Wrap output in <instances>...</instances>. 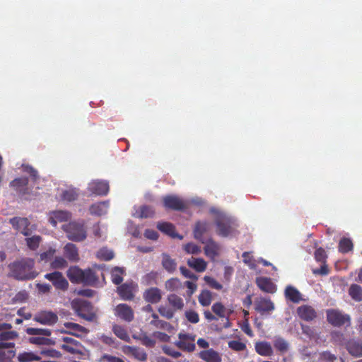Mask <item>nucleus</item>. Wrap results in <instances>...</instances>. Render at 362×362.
Masks as SVG:
<instances>
[{
  "label": "nucleus",
  "mask_w": 362,
  "mask_h": 362,
  "mask_svg": "<svg viewBox=\"0 0 362 362\" xmlns=\"http://www.w3.org/2000/svg\"><path fill=\"white\" fill-rule=\"evenodd\" d=\"M109 204L107 202H101L92 204L89 208L90 214L102 216L107 211Z\"/></svg>",
  "instance_id": "nucleus-32"
},
{
  "label": "nucleus",
  "mask_w": 362,
  "mask_h": 362,
  "mask_svg": "<svg viewBox=\"0 0 362 362\" xmlns=\"http://www.w3.org/2000/svg\"><path fill=\"white\" fill-rule=\"evenodd\" d=\"M346 348L350 355L354 357L362 356V340L350 339Z\"/></svg>",
  "instance_id": "nucleus-24"
},
{
  "label": "nucleus",
  "mask_w": 362,
  "mask_h": 362,
  "mask_svg": "<svg viewBox=\"0 0 362 362\" xmlns=\"http://www.w3.org/2000/svg\"><path fill=\"white\" fill-rule=\"evenodd\" d=\"M157 228L163 232V233L172 237V238H177L180 240L182 239V236L177 234L175 231V228L174 225L171 223L168 222H159L157 224Z\"/></svg>",
  "instance_id": "nucleus-25"
},
{
  "label": "nucleus",
  "mask_w": 362,
  "mask_h": 362,
  "mask_svg": "<svg viewBox=\"0 0 362 362\" xmlns=\"http://www.w3.org/2000/svg\"><path fill=\"white\" fill-rule=\"evenodd\" d=\"M195 339L196 335L194 334L180 332L175 345L185 352L192 353L196 349Z\"/></svg>",
  "instance_id": "nucleus-4"
},
{
  "label": "nucleus",
  "mask_w": 362,
  "mask_h": 362,
  "mask_svg": "<svg viewBox=\"0 0 362 362\" xmlns=\"http://www.w3.org/2000/svg\"><path fill=\"white\" fill-rule=\"evenodd\" d=\"M122 351L127 356H131L139 361L144 362L147 360V354L142 348L133 346H124Z\"/></svg>",
  "instance_id": "nucleus-16"
},
{
  "label": "nucleus",
  "mask_w": 362,
  "mask_h": 362,
  "mask_svg": "<svg viewBox=\"0 0 362 362\" xmlns=\"http://www.w3.org/2000/svg\"><path fill=\"white\" fill-rule=\"evenodd\" d=\"M255 351L262 356H272L274 349L270 342L267 341H259L255 344Z\"/></svg>",
  "instance_id": "nucleus-22"
},
{
  "label": "nucleus",
  "mask_w": 362,
  "mask_h": 362,
  "mask_svg": "<svg viewBox=\"0 0 362 362\" xmlns=\"http://www.w3.org/2000/svg\"><path fill=\"white\" fill-rule=\"evenodd\" d=\"M63 230L66 233L69 240L74 242L83 241L86 237V229L83 221H71L63 226Z\"/></svg>",
  "instance_id": "nucleus-2"
},
{
  "label": "nucleus",
  "mask_w": 362,
  "mask_h": 362,
  "mask_svg": "<svg viewBox=\"0 0 362 362\" xmlns=\"http://www.w3.org/2000/svg\"><path fill=\"white\" fill-rule=\"evenodd\" d=\"M242 257L243 262L248 265L250 269H255L256 268L255 260L250 252H244Z\"/></svg>",
  "instance_id": "nucleus-52"
},
{
  "label": "nucleus",
  "mask_w": 362,
  "mask_h": 362,
  "mask_svg": "<svg viewBox=\"0 0 362 362\" xmlns=\"http://www.w3.org/2000/svg\"><path fill=\"white\" fill-rule=\"evenodd\" d=\"M185 317L189 322L193 324L198 323L199 321V314L194 310H187L185 312Z\"/></svg>",
  "instance_id": "nucleus-59"
},
{
  "label": "nucleus",
  "mask_w": 362,
  "mask_h": 362,
  "mask_svg": "<svg viewBox=\"0 0 362 362\" xmlns=\"http://www.w3.org/2000/svg\"><path fill=\"white\" fill-rule=\"evenodd\" d=\"M197 356L205 362H221V354L212 348L202 350L197 354Z\"/></svg>",
  "instance_id": "nucleus-19"
},
{
  "label": "nucleus",
  "mask_w": 362,
  "mask_h": 362,
  "mask_svg": "<svg viewBox=\"0 0 362 362\" xmlns=\"http://www.w3.org/2000/svg\"><path fill=\"white\" fill-rule=\"evenodd\" d=\"M158 310L160 315L167 318L168 320L172 319L175 312L172 308H168L163 305L160 306Z\"/></svg>",
  "instance_id": "nucleus-53"
},
{
  "label": "nucleus",
  "mask_w": 362,
  "mask_h": 362,
  "mask_svg": "<svg viewBox=\"0 0 362 362\" xmlns=\"http://www.w3.org/2000/svg\"><path fill=\"white\" fill-rule=\"evenodd\" d=\"M158 274L156 272H151L144 276V279L146 285L156 284Z\"/></svg>",
  "instance_id": "nucleus-62"
},
{
  "label": "nucleus",
  "mask_w": 362,
  "mask_h": 362,
  "mask_svg": "<svg viewBox=\"0 0 362 362\" xmlns=\"http://www.w3.org/2000/svg\"><path fill=\"white\" fill-rule=\"evenodd\" d=\"M112 332L120 339L129 342L130 341L129 335L124 327L121 325H114Z\"/></svg>",
  "instance_id": "nucleus-40"
},
{
  "label": "nucleus",
  "mask_w": 362,
  "mask_h": 362,
  "mask_svg": "<svg viewBox=\"0 0 362 362\" xmlns=\"http://www.w3.org/2000/svg\"><path fill=\"white\" fill-rule=\"evenodd\" d=\"M284 295L286 299L294 303H298L302 300V295L300 291L292 286H286Z\"/></svg>",
  "instance_id": "nucleus-29"
},
{
  "label": "nucleus",
  "mask_w": 362,
  "mask_h": 362,
  "mask_svg": "<svg viewBox=\"0 0 362 362\" xmlns=\"http://www.w3.org/2000/svg\"><path fill=\"white\" fill-rule=\"evenodd\" d=\"M199 303L202 306H209L212 301L211 292L209 290H203L198 296Z\"/></svg>",
  "instance_id": "nucleus-41"
},
{
  "label": "nucleus",
  "mask_w": 362,
  "mask_h": 362,
  "mask_svg": "<svg viewBox=\"0 0 362 362\" xmlns=\"http://www.w3.org/2000/svg\"><path fill=\"white\" fill-rule=\"evenodd\" d=\"M26 332L29 335H42L49 337L52 334L50 329L43 328L29 327L26 329Z\"/></svg>",
  "instance_id": "nucleus-47"
},
{
  "label": "nucleus",
  "mask_w": 362,
  "mask_h": 362,
  "mask_svg": "<svg viewBox=\"0 0 362 362\" xmlns=\"http://www.w3.org/2000/svg\"><path fill=\"white\" fill-rule=\"evenodd\" d=\"M64 325L69 329L66 332L76 337H80L83 334H87L88 332L86 327L76 323L65 322Z\"/></svg>",
  "instance_id": "nucleus-28"
},
{
  "label": "nucleus",
  "mask_w": 362,
  "mask_h": 362,
  "mask_svg": "<svg viewBox=\"0 0 362 362\" xmlns=\"http://www.w3.org/2000/svg\"><path fill=\"white\" fill-rule=\"evenodd\" d=\"M29 342L36 345H53L54 341L52 339L43 337H33L29 338Z\"/></svg>",
  "instance_id": "nucleus-44"
},
{
  "label": "nucleus",
  "mask_w": 362,
  "mask_h": 362,
  "mask_svg": "<svg viewBox=\"0 0 362 362\" xmlns=\"http://www.w3.org/2000/svg\"><path fill=\"white\" fill-rule=\"evenodd\" d=\"M204 279L206 284L212 288L221 290L223 288V286L219 282L211 276H205Z\"/></svg>",
  "instance_id": "nucleus-61"
},
{
  "label": "nucleus",
  "mask_w": 362,
  "mask_h": 362,
  "mask_svg": "<svg viewBox=\"0 0 362 362\" xmlns=\"http://www.w3.org/2000/svg\"><path fill=\"white\" fill-rule=\"evenodd\" d=\"M109 184L105 180H93L88 184V189L90 192L99 196H105L109 192Z\"/></svg>",
  "instance_id": "nucleus-14"
},
{
  "label": "nucleus",
  "mask_w": 362,
  "mask_h": 362,
  "mask_svg": "<svg viewBox=\"0 0 362 362\" xmlns=\"http://www.w3.org/2000/svg\"><path fill=\"white\" fill-rule=\"evenodd\" d=\"M187 265L197 272H203L206 269L207 263L202 258H195L192 257L188 259Z\"/></svg>",
  "instance_id": "nucleus-31"
},
{
  "label": "nucleus",
  "mask_w": 362,
  "mask_h": 362,
  "mask_svg": "<svg viewBox=\"0 0 362 362\" xmlns=\"http://www.w3.org/2000/svg\"><path fill=\"white\" fill-rule=\"evenodd\" d=\"M151 325L158 329H162L170 332L173 329V327L168 322L159 320H151Z\"/></svg>",
  "instance_id": "nucleus-51"
},
{
  "label": "nucleus",
  "mask_w": 362,
  "mask_h": 362,
  "mask_svg": "<svg viewBox=\"0 0 362 362\" xmlns=\"http://www.w3.org/2000/svg\"><path fill=\"white\" fill-rule=\"evenodd\" d=\"M217 227V233L222 237H227L234 230V222L230 218L223 214L217 216L215 221Z\"/></svg>",
  "instance_id": "nucleus-5"
},
{
  "label": "nucleus",
  "mask_w": 362,
  "mask_h": 362,
  "mask_svg": "<svg viewBox=\"0 0 362 362\" xmlns=\"http://www.w3.org/2000/svg\"><path fill=\"white\" fill-rule=\"evenodd\" d=\"M10 185L25 199H31L36 194L28 187V178L25 177H18L11 182Z\"/></svg>",
  "instance_id": "nucleus-7"
},
{
  "label": "nucleus",
  "mask_w": 362,
  "mask_h": 362,
  "mask_svg": "<svg viewBox=\"0 0 362 362\" xmlns=\"http://www.w3.org/2000/svg\"><path fill=\"white\" fill-rule=\"evenodd\" d=\"M138 339L141 341V344L147 347H153L154 346L156 341L152 338L146 335V334H141L138 337Z\"/></svg>",
  "instance_id": "nucleus-58"
},
{
  "label": "nucleus",
  "mask_w": 362,
  "mask_h": 362,
  "mask_svg": "<svg viewBox=\"0 0 362 362\" xmlns=\"http://www.w3.org/2000/svg\"><path fill=\"white\" fill-rule=\"evenodd\" d=\"M181 284L180 280L177 278H172L165 282V287L168 290L174 291L179 288Z\"/></svg>",
  "instance_id": "nucleus-60"
},
{
  "label": "nucleus",
  "mask_w": 362,
  "mask_h": 362,
  "mask_svg": "<svg viewBox=\"0 0 362 362\" xmlns=\"http://www.w3.org/2000/svg\"><path fill=\"white\" fill-rule=\"evenodd\" d=\"M74 308L78 315L83 319L93 322L96 319V315L93 310V306L87 300H79L74 303Z\"/></svg>",
  "instance_id": "nucleus-6"
},
{
  "label": "nucleus",
  "mask_w": 362,
  "mask_h": 362,
  "mask_svg": "<svg viewBox=\"0 0 362 362\" xmlns=\"http://www.w3.org/2000/svg\"><path fill=\"white\" fill-rule=\"evenodd\" d=\"M9 223L25 236L28 237L31 235V230L28 228L30 221L27 218L13 217L10 219Z\"/></svg>",
  "instance_id": "nucleus-15"
},
{
  "label": "nucleus",
  "mask_w": 362,
  "mask_h": 362,
  "mask_svg": "<svg viewBox=\"0 0 362 362\" xmlns=\"http://www.w3.org/2000/svg\"><path fill=\"white\" fill-rule=\"evenodd\" d=\"M349 295L356 302L362 301V287L356 284H351L349 288Z\"/></svg>",
  "instance_id": "nucleus-38"
},
{
  "label": "nucleus",
  "mask_w": 362,
  "mask_h": 362,
  "mask_svg": "<svg viewBox=\"0 0 362 362\" xmlns=\"http://www.w3.org/2000/svg\"><path fill=\"white\" fill-rule=\"evenodd\" d=\"M78 193L76 189H69L62 193V199L66 202H73L78 199Z\"/></svg>",
  "instance_id": "nucleus-49"
},
{
  "label": "nucleus",
  "mask_w": 362,
  "mask_h": 362,
  "mask_svg": "<svg viewBox=\"0 0 362 362\" xmlns=\"http://www.w3.org/2000/svg\"><path fill=\"white\" fill-rule=\"evenodd\" d=\"M352 241L346 238H343L339 243V251L341 253H347L353 249Z\"/></svg>",
  "instance_id": "nucleus-42"
},
{
  "label": "nucleus",
  "mask_w": 362,
  "mask_h": 362,
  "mask_svg": "<svg viewBox=\"0 0 362 362\" xmlns=\"http://www.w3.org/2000/svg\"><path fill=\"white\" fill-rule=\"evenodd\" d=\"M273 344L275 349L281 354L286 353L289 350V343L280 336L274 337Z\"/></svg>",
  "instance_id": "nucleus-34"
},
{
  "label": "nucleus",
  "mask_w": 362,
  "mask_h": 362,
  "mask_svg": "<svg viewBox=\"0 0 362 362\" xmlns=\"http://www.w3.org/2000/svg\"><path fill=\"white\" fill-rule=\"evenodd\" d=\"M50 266L54 269H64L68 266L67 261L62 257H56L51 262Z\"/></svg>",
  "instance_id": "nucleus-50"
},
{
  "label": "nucleus",
  "mask_w": 362,
  "mask_h": 362,
  "mask_svg": "<svg viewBox=\"0 0 362 362\" xmlns=\"http://www.w3.org/2000/svg\"><path fill=\"white\" fill-rule=\"evenodd\" d=\"M211 309L220 318L228 317L226 308L221 303H215L212 305Z\"/></svg>",
  "instance_id": "nucleus-46"
},
{
  "label": "nucleus",
  "mask_w": 362,
  "mask_h": 362,
  "mask_svg": "<svg viewBox=\"0 0 362 362\" xmlns=\"http://www.w3.org/2000/svg\"><path fill=\"white\" fill-rule=\"evenodd\" d=\"M138 218H151L155 214L154 209L151 206L144 205L141 206L136 212Z\"/></svg>",
  "instance_id": "nucleus-39"
},
{
  "label": "nucleus",
  "mask_w": 362,
  "mask_h": 362,
  "mask_svg": "<svg viewBox=\"0 0 362 362\" xmlns=\"http://www.w3.org/2000/svg\"><path fill=\"white\" fill-rule=\"evenodd\" d=\"M255 310L262 315H269L275 309L274 303L269 298L260 297L255 300Z\"/></svg>",
  "instance_id": "nucleus-9"
},
{
  "label": "nucleus",
  "mask_w": 362,
  "mask_h": 362,
  "mask_svg": "<svg viewBox=\"0 0 362 362\" xmlns=\"http://www.w3.org/2000/svg\"><path fill=\"white\" fill-rule=\"evenodd\" d=\"M163 206L166 209L183 211L187 208L186 202L177 195L169 194L163 197Z\"/></svg>",
  "instance_id": "nucleus-8"
},
{
  "label": "nucleus",
  "mask_w": 362,
  "mask_h": 362,
  "mask_svg": "<svg viewBox=\"0 0 362 362\" xmlns=\"http://www.w3.org/2000/svg\"><path fill=\"white\" fill-rule=\"evenodd\" d=\"M41 240L40 235H33L25 239L27 246L32 250H35L39 247Z\"/></svg>",
  "instance_id": "nucleus-48"
},
{
  "label": "nucleus",
  "mask_w": 362,
  "mask_h": 362,
  "mask_svg": "<svg viewBox=\"0 0 362 362\" xmlns=\"http://www.w3.org/2000/svg\"><path fill=\"white\" fill-rule=\"evenodd\" d=\"M71 218L69 212L66 211H53L49 218L50 223L56 226L58 222L67 221Z\"/></svg>",
  "instance_id": "nucleus-27"
},
{
  "label": "nucleus",
  "mask_w": 362,
  "mask_h": 362,
  "mask_svg": "<svg viewBox=\"0 0 362 362\" xmlns=\"http://www.w3.org/2000/svg\"><path fill=\"white\" fill-rule=\"evenodd\" d=\"M65 257L71 262H76L79 260L78 250L76 245L67 243L64 247Z\"/></svg>",
  "instance_id": "nucleus-26"
},
{
  "label": "nucleus",
  "mask_w": 362,
  "mask_h": 362,
  "mask_svg": "<svg viewBox=\"0 0 362 362\" xmlns=\"http://www.w3.org/2000/svg\"><path fill=\"white\" fill-rule=\"evenodd\" d=\"M203 244H205L204 247V254L211 259L214 260L220 255L221 246L213 239L209 238L206 241L204 240Z\"/></svg>",
  "instance_id": "nucleus-17"
},
{
  "label": "nucleus",
  "mask_w": 362,
  "mask_h": 362,
  "mask_svg": "<svg viewBox=\"0 0 362 362\" xmlns=\"http://www.w3.org/2000/svg\"><path fill=\"white\" fill-rule=\"evenodd\" d=\"M168 302L175 310H181L184 308L183 299L177 294L173 293L168 296Z\"/></svg>",
  "instance_id": "nucleus-35"
},
{
  "label": "nucleus",
  "mask_w": 362,
  "mask_h": 362,
  "mask_svg": "<svg viewBox=\"0 0 362 362\" xmlns=\"http://www.w3.org/2000/svg\"><path fill=\"white\" fill-rule=\"evenodd\" d=\"M125 273L124 268L115 267L110 272L111 280L115 285H119L123 281V275Z\"/></svg>",
  "instance_id": "nucleus-37"
},
{
  "label": "nucleus",
  "mask_w": 362,
  "mask_h": 362,
  "mask_svg": "<svg viewBox=\"0 0 362 362\" xmlns=\"http://www.w3.org/2000/svg\"><path fill=\"white\" fill-rule=\"evenodd\" d=\"M256 284L262 291L274 293L276 292V288L275 284L272 282L271 279L267 277H257L256 279Z\"/></svg>",
  "instance_id": "nucleus-23"
},
{
  "label": "nucleus",
  "mask_w": 362,
  "mask_h": 362,
  "mask_svg": "<svg viewBox=\"0 0 362 362\" xmlns=\"http://www.w3.org/2000/svg\"><path fill=\"white\" fill-rule=\"evenodd\" d=\"M162 266L167 272L173 273L176 269L177 263L170 255L164 253L162 255Z\"/></svg>",
  "instance_id": "nucleus-36"
},
{
  "label": "nucleus",
  "mask_w": 362,
  "mask_h": 362,
  "mask_svg": "<svg viewBox=\"0 0 362 362\" xmlns=\"http://www.w3.org/2000/svg\"><path fill=\"white\" fill-rule=\"evenodd\" d=\"M35 262L30 258H24L13 262L9 265L11 276L20 281L31 280L37 276V273L33 270Z\"/></svg>",
  "instance_id": "nucleus-1"
},
{
  "label": "nucleus",
  "mask_w": 362,
  "mask_h": 362,
  "mask_svg": "<svg viewBox=\"0 0 362 362\" xmlns=\"http://www.w3.org/2000/svg\"><path fill=\"white\" fill-rule=\"evenodd\" d=\"M40 357L33 352H23L18 354V360L19 362H31L33 361H40Z\"/></svg>",
  "instance_id": "nucleus-43"
},
{
  "label": "nucleus",
  "mask_w": 362,
  "mask_h": 362,
  "mask_svg": "<svg viewBox=\"0 0 362 362\" xmlns=\"http://www.w3.org/2000/svg\"><path fill=\"white\" fill-rule=\"evenodd\" d=\"M98 281L95 273L90 269L83 270V275L81 284L85 285L93 286Z\"/></svg>",
  "instance_id": "nucleus-33"
},
{
  "label": "nucleus",
  "mask_w": 362,
  "mask_h": 362,
  "mask_svg": "<svg viewBox=\"0 0 362 362\" xmlns=\"http://www.w3.org/2000/svg\"><path fill=\"white\" fill-rule=\"evenodd\" d=\"M210 229V224L205 221H197L195 224V226L194 228V237L195 239L198 240L199 241L202 242V243H204V239L203 238V235L209 231Z\"/></svg>",
  "instance_id": "nucleus-21"
},
{
  "label": "nucleus",
  "mask_w": 362,
  "mask_h": 362,
  "mask_svg": "<svg viewBox=\"0 0 362 362\" xmlns=\"http://www.w3.org/2000/svg\"><path fill=\"white\" fill-rule=\"evenodd\" d=\"M115 315L127 322H132L134 318L132 308L125 303H120L115 307Z\"/></svg>",
  "instance_id": "nucleus-13"
},
{
  "label": "nucleus",
  "mask_w": 362,
  "mask_h": 362,
  "mask_svg": "<svg viewBox=\"0 0 362 362\" xmlns=\"http://www.w3.org/2000/svg\"><path fill=\"white\" fill-rule=\"evenodd\" d=\"M45 279L51 281L57 289L65 291L68 288L69 282L59 272L55 271L52 273L46 274Z\"/></svg>",
  "instance_id": "nucleus-11"
},
{
  "label": "nucleus",
  "mask_w": 362,
  "mask_h": 362,
  "mask_svg": "<svg viewBox=\"0 0 362 362\" xmlns=\"http://www.w3.org/2000/svg\"><path fill=\"white\" fill-rule=\"evenodd\" d=\"M184 250L187 254L198 255L201 252V247L192 243L185 245Z\"/></svg>",
  "instance_id": "nucleus-55"
},
{
  "label": "nucleus",
  "mask_w": 362,
  "mask_h": 362,
  "mask_svg": "<svg viewBox=\"0 0 362 362\" xmlns=\"http://www.w3.org/2000/svg\"><path fill=\"white\" fill-rule=\"evenodd\" d=\"M143 298L147 303L156 304L160 301L162 292L157 287H151L144 292Z\"/></svg>",
  "instance_id": "nucleus-20"
},
{
  "label": "nucleus",
  "mask_w": 362,
  "mask_h": 362,
  "mask_svg": "<svg viewBox=\"0 0 362 362\" xmlns=\"http://www.w3.org/2000/svg\"><path fill=\"white\" fill-rule=\"evenodd\" d=\"M315 259L317 262L326 263L327 255L325 250L322 247H319L315 251Z\"/></svg>",
  "instance_id": "nucleus-56"
},
{
  "label": "nucleus",
  "mask_w": 362,
  "mask_h": 362,
  "mask_svg": "<svg viewBox=\"0 0 362 362\" xmlns=\"http://www.w3.org/2000/svg\"><path fill=\"white\" fill-rule=\"evenodd\" d=\"M66 275L71 283L81 284L83 270L78 267L72 266L67 270Z\"/></svg>",
  "instance_id": "nucleus-30"
},
{
  "label": "nucleus",
  "mask_w": 362,
  "mask_h": 362,
  "mask_svg": "<svg viewBox=\"0 0 362 362\" xmlns=\"http://www.w3.org/2000/svg\"><path fill=\"white\" fill-rule=\"evenodd\" d=\"M228 347L235 351H242L246 349L245 343L238 340H232L228 343Z\"/></svg>",
  "instance_id": "nucleus-54"
},
{
  "label": "nucleus",
  "mask_w": 362,
  "mask_h": 362,
  "mask_svg": "<svg viewBox=\"0 0 362 362\" xmlns=\"http://www.w3.org/2000/svg\"><path fill=\"white\" fill-rule=\"evenodd\" d=\"M163 350L165 354H166L167 355H168L174 358H177L182 356L181 352L176 351L173 348L170 347V346H165V347H163Z\"/></svg>",
  "instance_id": "nucleus-63"
},
{
  "label": "nucleus",
  "mask_w": 362,
  "mask_h": 362,
  "mask_svg": "<svg viewBox=\"0 0 362 362\" xmlns=\"http://www.w3.org/2000/svg\"><path fill=\"white\" fill-rule=\"evenodd\" d=\"M18 337V334L16 331H6L0 333V341H8L14 339Z\"/></svg>",
  "instance_id": "nucleus-57"
},
{
  "label": "nucleus",
  "mask_w": 362,
  "mask_h": 362,
  "mask_svg": "<svg viewBox=\"0 0 362 362\" xmlns=\"http://www.w3.org/2000/svg\"><path fill=\"white\" fill-rule=\"evenodd\" d=\"M97 257L101 260L110 261L114 258L115 254L112 250L103 247L97 252Z\"/></svg>",
  "instance_id": "nucleus-45"
},
{
  "label": "nucleus",
  "mask_w": 362,
  "mask_h": 362,
  "mask_svg": "<svg viewBox=\"0 0 362 362\" xmlns=\"http://www.w3.org/2000/svg\"><path fill=\"white\" fill-rule=\"evenodd\" d=\"M297 314L301 320L307 322L312 321L317 317L316 310L308 305L299 306L297 308Z\"/></svg>",
  "instance_id": "nucleus-18"
},
{
  "label": "nucleus",
  "mask_w": 362,
  "mask_h": 362,
  "mask_svg": "<svg viewBox=\"0 0 362 362\" xmlns=\"http://www.w3.org/2000/svg\"><path fill=\"white\" fill-rule=\"evenodd\" d=\"M33 320L42 325L52 326L58 321V316L52 311H41L35 315Z\"/></svg>",
  "instance_id": "nucleus-12"
},
{
  "label": "nucleus",
  "mask_w": 362,
  "mask_h": 362,
  "mask_svg": "<svg viewBox=\"0 0 362 362\" xmlns=\"http://www.w3.org/2000/svg\"><path fill=\"white\" fill-rule=\"evenodd\" d=\"M327 322L334 327L350 325L351 317L338 309H328L326 311Z\"/></svg>",
  "instance_id": "nucleus-3"
},
{
  "label": "nucleus",
  "mask_w": 362,
  "mask_h": 362,
  "mask_svg": "<svg viewBox=\"0 0 362 362\" xmlns=\"http://www.w3.org/2000/svg\"><path fill=\"white\" fill-rule=\"evenodd\" d=\"M137 285L133 281L126 282L120 284L117 288V293L120 298L124 300H132L134 298Z\"/></svg>",
  "instance_id": "nucleus-10"
},
{
  "label": "nucleus",
  "mask_w": 362,
  "mask_h": 362,
  "mask_svg": "<svg viewBox=\"0 0 362 362\" xmlns=\"http://www.w3.org/2000/svg\"><path fill=\"white\" fill-rule=\"evenodd\" d=\"M55 252V249L50 247L47 251L40 254V259L42 260L49 261L54 257Z\"/></svg>",
  "instance_id": "nucleus-64"
}]
</instances>
